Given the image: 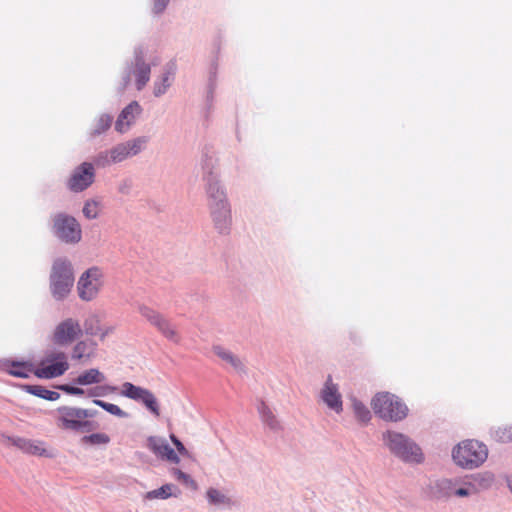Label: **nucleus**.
<instances>
[{
  "mask_svg": "<svg viewBox=\"0 0 512 512\" xmlns=\"http://www.w3.org/2000/svg\"><path fill=\"white\" fill-rule=\"evenodd\" d=\"M488 457L486 445L477 440H464L452 450L454 463L464 469H475L481 466Z\"/></svg>",
  "mask_w": 512,
  "mask_h": 512,
  "instance_id": "obj_1",
  "label": "nucleus"
},
{
  "mask_svg": "<svg viewBox=\"0 0 512 512\" xmlns=\"http://www.w3.org/2000/svg\"><path fill=\"white\" fill-rule=\"evenodd\" d=\"M74 285V274L71 263L67 259L58 258L54 261L50 274V290L56 300L68 296Z\"/></svg>",
  "mask_w": 512,
  "mask_h": 512,
  "instance_id": "obj_2",
  "label": "nucleus"
},
{
  "mask_svg": "<svg viewBox=\"0 0 512 512\" xmlns=\"http://www.w3.org/2000/svg\"><path fill=\"white\" fill-rule=\"evenodd\" d=\"M376 415L386 421H400L407 416V406L396 396L388 392L378 393L371 402Z\"/></svg>",
  "mask_w": 512,
  "mask_h": 512,
  "instance_id": "obj_3",
  "label": "nucleus"
},
{
  "mask_svg": "<svg viewBox=\"0 0 512 512\" xmlns=\"http://www.w3.org/2000/svg\"><path fill=\"white\" fill-rule=\"evenodd\" d=\"M70 365L64 351L51 350L45 353L35 370V376L41 379H53L62 376Z\"/></svg>",
  "mask_w": 512,
  "mask_h": 512,
  "instance_id": "obj_4",
  "label": "nucleus"
},
{
  "mask_svg": "<svg viewBox=\"0 0 512 512\" xmlns=\"http://www.w3.org/2000/svg\"><path fill=\"white\" fill-rule=\"evenodd\" d=\"M92 416L93 414L87 409L61 406L55 410L54 419L61 429L79 431L89 425L88 418Z\"/></svg>",
  "mask_w": 512,
  "mask_h": 512,
  "instance_id": "obj_5",
  "label": "nucleus"
},
{
  "mask_svg": "<svg viewBox=\"0 0 512 512\" xmlns=\"http://www.w3.org/2000/svg\"><path fill=\"white\" fill-rule=\"evenodd\" d=\"M389 449L398 457L408 462H421L423 455L420 447L401 433L388 431L384 434Z\"/></svg>",
  "mask_w": 512,
  "mask_h": 512,
  "instance_id": "obj_6",
  "label": "nucleus"
},
{
  "mask_svg": "<svg viewBox=\"0 0 512 512\" xmlns=\"http://www.w3.org/2000/svg\"><path fill=\"white\" fill-rule=\"evenodd\" d=\"M83 335V328L80 321L68 317L61 320L53 329L50 335L52 344L59 347H68L72 345Z\"/></svg>",
  "mask_w": 512,
  "mask_h": 512,
  "instance_id": "obj_7",
  "label": "nucleus"
},
{
  "mask_svg": "<svg viewBox=\"0 0 512 512\" xmlns=\"http://www.w3.org/2000/svg\"><path fill=\"white\" fill-rule=\"evenodd\" d=\"M139 313L154 326L164 338L175 344L180 343L181 336L176 326L163 314L146 305L139 307Z\"/></svg>",
  "mask_w": 512,
  "mask_h": 512,
  "instance_id": "obj_8",
  "label": "nucleus"
},
{
  "mask_svg": "<svg viewBox=\"0 0 512 512\" xmlns=\"http://www.w3.org/2000/svg\"><path fill=\"white\" fill-rule=\"evenodd\" d=\"M102 277L101 270L96 267L88 269L81 275L77 291L83 301H91L98 295L103 285Z\"/></svg>",
  "mask_w": 512,
  "mask_h": 512,
  "instance_id": "obj_9",
  "label": "nucleus"
},
{
  "mask_svg": "<svg viewBox=\"0 0 512 512\" xmlns=\"http://www.w3.org/2000/svg\"><path fill=\"white\" fill-rule=\"evenodd\" d=\"M121 396L141 402L155 416L160 415L159 405L155 395L148 389L136 386L131 382H124L121 385Z\"/></svg>",
  "mask_w": 512,
  "mask_h": 512,
  "instance_id": "obj_10",
  "label": "nucleus"
},
{
  "mask_svg": "<svg viewBox=\"0 0 512 512\" xmlns=\"http://www.w3.org/2000/svg\"><path fill=\"white\" fill-rule=\"evenodd\" d=\"M55 234L67 243H77L81 239V228L75 218L59 214L54 218Z\"/></svg>",
  "mask_w": 512,
  "mask_h": 512,
  "instance_id": "obj_11",
  "label": "nucleus"
},
{
  "mask_svg": "<svg viewBox=\"0 0 512 512\" xmlns=\"http://www.w3.org/2000/svg\"><path fill=\"white\" fill-rule=\"evenodd\" d=\"M95 171L91 163L84 162L71 174L67 186L73 192H82L94 182Z\"/></svg>",
  "mask_w": 512,
  "mask_h": 512,
  "instance_id": "obj_12",
  "label": "nucleus"
},
{
  "mask_svg": "<svg viewBox=\"0 0 512 512\" xmlns=\"http://www.w3.org/2000/svg\"><path fill=\"white\" fill-rule=\"evenodd\" d=\"M215 228L221 234H226L231 226V211L227 201H216L209 204Z\"/></svg>",
  "mask_w": 512,
  "mask_h": 512,
  "instance_id": "obj_13",
  "label": "nucleus"
},
{
  "mask_svg": "<svg viewBox=\"0 0 512 512\" xmlns=\"http://www.w3.org/2000/svg\"><path fill=\"white\" fill-rule=\"evenodd\" d=\"M11 444L22 452L39 457H52V453L47 449L44 441L33 440L22 437L11 439Z\"/></svg>",
  "mask_w": 512,
  "mask_h": 512,
  "instance_id": "obj_14",
  "label": "nucleus"
},
{
  "mask_svg": "<svg viewBox=\"0 0 512 512\" xmlns=\"http://www.w3.org/2000/svg\"><path fill=\"white\" fill-rule=\"evenodd\" d=\"M144 138H137L127 143H122L110 151L113 162H121L129 156L138 154L145 144Z\"/></svg>",
  "mask_w": 512,
  "mask_h": 512,
  "instance_id": "obj_15",
  "label": "nucleus"
},
{
  "mask_svg": "<svg viewBox=\"0 0 512 512\" xmlns=\"http://www.w3.org/2000/svg\"><path fill=\"white\" fill-rule=\"evenodd\" d=\"M97 346L94 340H80L73 345L71 358L80 363H88L96 356Z\"/></svg>",
  "mask_w": 512,
  "mask_h": 512,
  "instance_id": "obj_16",
  "label": "nucleus"
},
{
  "mask_svg": "<svg viewBox=\"0 0 512 512\" xmlns=\"http://www.w3.org/2000/svg\"><path fill=\"white\" fill-rule=\"evenodd\" d=\"M147 445L148 448L158 457L170 461L172 463H179L180 459L178 455L164 439H160L157 437H149Z\"/></svg>",
  "mask_w": 512,
  "mask_h": 512,
  "instance_id": "obj_17",
  "label": "nucleus"
},
{
  "mask_svg": "<svg viewBox=\"0 0 512 512\" xmlns=\"http://www.w3.org/2000/svg\"><path fill=\"white\" fill-rule=\"evenodd\" d=\"M84 330L87 335L99 337L101 341L113 332L111 326L101 325V321L96 315H91L85 320Z\"/></svg>",
  "mask_w": 512,
  "mask_h": 512,
  "instance_id": "obj_18",
  "label": "nucleus"
},
{
  "mask_svg": "<svg viewBox=\"0 0 512 512\" xmlns=\"http://www.w3.org/2000/svg\"><path fill=\"white\" fill-rule=\"evenodd\" d=\"M322 399L329 408L333 409L337 413L342 410L341 395L338 392L336 385L332 383L330 376L328 377L322 391Z\"/></svg>",
  "mask_w": 512,
  "mask_h": 512,
  "instance_id": "obj_19",
  "label": "nucleus"
},
{
  "mask_svg": "<svg viewBox=\"0 0 512 512\" xmlns=\"http://www.w3.org/2000/svg\"><path fill=\"white\" fill-rule=\"evenodd\" d=\"M140 112L141 107L137 102L130 103L119 115L115 125L116 130L120 133L127 131L135 116Z\"/></svg>",
  "mask_w": 512,
  "mask_h": 512,
  "instance_id": "obj_20",
  "label": "nucleus"
},
{
  "mask_svg": "<svg viewBox=\"0 0 512 512\" xmlns=\"http://www.w3.org/2000/svg\"><path fill=\"white\" fill-rule=\"evenodd\" d=\"M6 371L15 377L27 378L31 373L35 375L36 367L31 362L8 361Z\"/></svg>",
  "mask_w": 512,
  "mask_h": 512,
  "instance_id": "obj_21",
  "label": "nucleus"
},
{
  "mask_svg": "<svg viewBox=\"0 0 512 512\" xmlns=\"http://www.w3.org/2000/svg\"><path fill=\"white\" fill-rule=\"evenodd\" d=\"M106 379L105 375L97 368H90L80 373L74 382L78 385L87 386L100 384Z\"/></svg>",
  "mask_w": 512,
  "mask_h": 512,
  "instance_id": "obj_22",
  "label": "nucleus"
},
{
  "mask_svg": "<svg viewBox=\"0 0 512 512\" xmlns=\"http://www.w3.org/2000/svg\"><path fill=\"white\" fill-rule=\"evenodd\" d=\"M215 355H217L223 362L230 365L237 371L243 370V364L241 360L235 356L231 351L225 349L220 345L213 346L212 348Z\"/></svg>",
  "mask_w": 512,
  "mask_h": 512,
  "instance_id": "obj_23",
  "label": "nucleus"
},
{
  "mask_svg": "<svg viewBox=\"0 0 512 512\" xmlns=\"http://www.w3.org/2000/svg\"><path fill=\"white\" fill-rule=\"evenodd\" d=\"M150 72V65L145 63L142 59H137L134 76L136 78L138 90H141L147 84L150 79Z\"/></svg>",
  "mask_w": 512,
  "mask_h": 512,
  "instance_id": "obj_24",
  "label": "nucleus"
},
{
  "mask_svg": "<svg viewBox=\"0 0 512 512\" xmlns=\"http://www.w3.org/2000/svg\"><path fill=\"white\" fill-rule=\"evenodd\" d=\"M258 411H259L260 416L264 423H266L272 429L278 428L279 423H278L275 415L273 414V412L271 411V409L265 402H263V401L260 402V404L258 406Z\"/></svg>",
  "mask_w": 512,
  "mask_h": 512,
  "instance_id": "obj_25",
  "label": "nucleus"
},
{
  "mask_svg": "<svg viewBox=\"0 0 512 512\" xmlns=\"http://www.w3.org/2000/svg\"><path fill=\"white\" fill-rule=\"evenodd\" d=\"M27 391L31 394L41 397L49 401L58 400L60 394L56 391H51L40 385L27 386Z\"/></svg>",
  "mask_w": 512,
  "mask_h": 512,
  "instance_id": "obj_26",
  "label": "nucleus"
},
{
  "mask_svg": "<svg viewBox=\"0 0 512 512\" xmlns=\"http://www.w3.org/2000/svg\"><path fill=\"white\" fill-rule=\"evenodd\" d=\"M93 403L114 416L120 418L128 417V414L115 404L108 403L99 399H94Z\"/></svg>",
  "mask_w": 512,
  "mask_h": 512,
  "instance_id": "obj_27",
  "label": "nucleus"
},
{
  "mask_svg": "<svg viewBox=\"0 0 512 512\" xmlns=\"http://www.w3.org/2000/svg\"><path fill=\"white\" fill-rule=\"evenodd\" d=\"M174 488L175 487L172 484H165L158 489L149 491L146 494V498L147 499H157V498L167 499L168 497L172 496V491Z\"/></svg>",
  "mask_w": 512,
  "mask_h": 512,
  "instance_id": "obj_28",
  "label": "nucleus"
},
{
  "mask_svg": "<svg viewBox=\"0 0 512 512\" xmlns=\"http://www.w3.org/2000/svg\"><path fill=\"white\" fill-rule=\"evenodd\" d=\"M209 196V204L216 201H227L223 190L219 187L217 182H210L207 188Z\"/></svg>",
  "mask_w": 512,
  "mask_h": 512,
  "instance_id": "obj_29",
  "label": "nucleus"
},
{
  "mask_svg": "<svg viewBox=\"0 0 512 512\" xmlns=\"http://www.w3.org/2000/svg\"><path fill=\"white\" fill-rule=\"evenodd\" d=\"M82 442L90 445H106L110 437L105 433H93L82 438Z\"/></svg>",
  "mask_w": 512,
  "mask_h": 512,
  "instance_id": "obj_30",
  "label": "nucleus"
},
{
  "mask_svg": "<svg viewBox=\"0 0 512 512\" xmlns=\"http://www.w3.org/2000/svg\"><path fill=\"white\" fill-rule=\"evenodd\" d=\"M353 410L357 419L363 423H367L371 419L368 408L359 401H353Z\"/></svg>",
  "mask_w": 512,
  "mask_h": 512,
  "instance_id": "obj_31",
  "label": "nucleus"
},
{
  "mask_svg": "<svg viewBox=\"0 0 512 512\" xmlns=\"http://www.w3.org/2000/svg\"><path fill=\"white\" fill-rule=\"evenodd\" d=\"M493 437L498 442H509L512 440V427L503 426L498 427L493 432Z\"/></svg>",
  "mask_w": 512,
  "mask_h": 512,
  "instance_id": "obj_32",
  "label": "nucleus"
},
{
  "mask_svg": "<svg viewBox=\"0 0 512 512\" xmlns=\"http://www.w3.org/2000/svg\"><path fill=\"white\" fill-rule=\"evenodd\" d=\"M83 214L88 219H95L99 214V203L94 200H88L84 204Z\"/></svg>",
  "mask_w": 512,
  "mask_h": 512,
  "instance_id": "obj_33",
  "label": "nucleus"
},
{
  "mask_svg": "<svg viewBox=\"0 0 512 512\" xmlns=\"http://www.w3.org/2000/svg\"><path fill=\"white\" fill-rule=\"evenodd\" d=\"M112 123V117L109 115H101L95 125L94 134L99 135L108 130Z\"/></svg>",
  "mask_w": 512,
  "mask_h": 512,
  "instance_id": "obj_34",
  "label": "nucleus"
},
{
  "mask_svg": "<svg viewBox=\"0 0 512 512\" xmlns=\"http://www.w3.org/2000/svg\"><path fill=\"white\" fill-rule=\"evenodd\" d=\"M116 390H117V387L109 386V385L96 387L94 389L89 390L88 396H90V397L105 396L108 393H114Z\"/></svg>",
  "mask_w": 512,
  "mask_h": 512,
  "instance_id": "obj_35",
  "label": "nucleus"
},
{
  "mask_svg": "<svg viewBox=\"0 0 512 512\" xmlns=\"http://www.w3.org/2000/svg\"><path fill=\"white\" fill-rule=\"evenodd\" d=\"M170 86V74H166L162 78V84L155 83L154 94L155 96H160L165 93L166 89Z\"/></svg>",
  "mask_w": 512,
  "mask_h": 512,
  "instance_id": "obj_36",
  "label": "nucleus"
},
{
  "mask_svg": "<svg viewBox=\"0 0 512 512\" xmlns=\"http://www.w3.org/2000/svg\"><path fill=\"white\" fill-rule=\"evenodd\" d=\"M475 492H476L475 487L472 484H468L467 487H461V488L455 489L453 492H447L446 494L448 496L454 494L458 497H465V496L471 495Z\"/></svg>",
  "mask_w": 512,
  "mask_h": 512,
  "instance_id": "obj_37",
  "label": "nucleus"
},
{
  "mask_svg": "<svg viewBox=\"0 0 512 512\" xmlns=\"http://www.w3.org/2000/svg\"><path fill=\"white\" fill-rule=\"evenodd\" d=\"M207 497L211 503H220L224 499V496L218 490L213 488L207 491Z\"/></svg>",
  "mask_w": 512,
  "mask_h": 512,
  "instance_id": "obj_38",
  "label": "nucleus"
},
{
  "mask_svg": "<svg viewBox=\"0 0 512 512\" xmlns=\"http://www.w3.org/2000/svg\"><path fill=\"white\" fill-rule=\"evenodd\" d=\"M60 389L70 395L81 396L84 394V390L82 388L72 385H62Z\"/></svg>",
  "mask_w": 512,
  "mask_h": 512,
  "instance_id": "obj_39",
  "label": "nucleus"
},
{
  "mask_svg": "<svg viewBox=\"0 0 512 512\" xmlns=\"http://www.w3.org/2000/svg\"><path fill=\"white\" fill-rule=\"evenodd\" d=\"M170 439H171L172 443L175 445L177 451L181 455H187L188 452H187L186 448L184 447L182 442L174 434L170 435Z\"/></svg>",
  "mask_w": 512,
  "mask_h": 512,
  "instance_id": "obj_40",
  "label": "nucleus"
},
{
  "mask_svg": "<svg viewBox=\"0 0 512 512\" xmlns=\"http://www.w3.org/2000/svg\"><path fill=\"white\" fill-rule=\"evenodd\" d=\"M169 0H154V12L161 13L167 6Z\"/></svg>",
  "mask_w": 512,
  "mask_h": 512,
  "instance_id": "obj_41",
  "label": "nucleus"
},
{
  "mask_svg": "<svg viewBox=\"0 0 512 512\" xmlns=\"http://www.w3.org/2000/svg\"><path fill=\"white\" fill-rule=\"evenodd\" d=\"M173 475L177 480L183 481L185 483H187L190 480V476L185 474L180 469H173Z\"/></svg>",
  "mask_w": 512,
  "mask_h": 512,
  "instance_id": "obj_42",
  "label": "nucleus"
},
{
  "mask_svg": "<svg viewBox=\"0 0 512 512\" xmlns=\"http://www.w3.org/2000/svg\"><path fill=\"white\" fill-rule=\"evenodd\" d=\"M508 486L512 492V476L508 479Z\"/></svg>",
  "mask_w": 512,
  "mask_h": 512,
  "instance_id": "obj_43",
  "label": "nucleus"
},
{
  "mask_svg": "<svg viewBox=\"0 0 512 512\" xmlns=\"http://www.w3.org/2000/svg\"><path fill=\"white\" fill-rule=\"evenodd\" d=\"M451 484V482L449 480H444L442 482V485L445 487V486H449Z\"/></svg>",
  "mask_w": 512,
  "mask_h": 512,
  "instance_id": "obj_44",
  "label": "nucleus"
}]
</instances>
